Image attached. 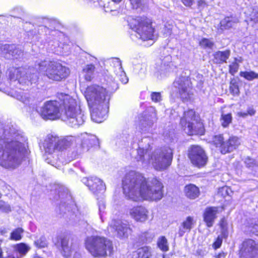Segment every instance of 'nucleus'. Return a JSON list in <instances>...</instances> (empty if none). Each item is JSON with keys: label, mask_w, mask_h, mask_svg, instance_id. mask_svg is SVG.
I'll return each instance as SVG.
<instances>
[{"label": "nucleus", "mask_w": 258, "mask_h": 258, "mask_svg": "<svg viewBox=\"0 0 258 258\" xmlns=\"http://www.w3.org/2000/svg\"><path fill=\"white\" fill-rule=\"evenodd\" d=\"M33 258H43V257H41L40 256H39L37 254H35V255H34Z\"/></svg>", "instance_id": "64"}, {"label": "nucleus", "mask_w": 258, "mask_h": 258, "mask_svg": "<svg viewBox=\"0 0 258 258\" xmlns=\"http://www.w3.org/2000/svg\"><path fill=\"white\" fill-rule=\"evenodd\" d=\"M0 49V54L7 59H18L23 55L22 51L14 45H3Z\"/></svg>", "instance_id": "18"}, {"label": "nucleus", "mask_w": 258, "mask_h": 258, "mask_svg": "<svg viewBox=\"0 0 258 258\" xmlns=\"http://www.w3.org/2000/svg\"><path fill=\"white\" fill-rule=\"evenodd\" d=\"M155 236L153 232L147 231L143 233L141 235L142 240L146 243L151 242Z\"/></svg>", "instance_id": "40"}, {"label": "nucleus", "mask_w": 258, "mask_h": 258, "mask_svg": "<svg viewBox=\"0 0 258 258\" xmlns=\"http://www.w3.org/2000/svg\"><path fill=\"white\" fill-rule=\"evenodd\" d=\"M225 255L224 253H219V254L215 256V258H225Z\"/></svg>", "instance_id": "59"}, {"label": "nucleus", "mask_w": 258, "mask_h": 258, "mask_svg": "<svg viewBox=\"0 0 258 258\" xmlns=\"http://www.w3.org/2000/svg\"><path fill=\"white\" fill-rule=\"evenodd\" d=\"M238 22V20L233 17H226L220 22V29L222 30L232 28Z\"/></svg>", "instance_id": "30"}, {"label": "nucleus", "mask_w": 258, "mask_h": 258, "mask_svg": "<svg viewBox=\"0 0 258 258\" xmlns=\"http://www.w3.org/2000/svg\"><path fill=\"white\" fill-rule=\"evenodd\" d=\"M255 113V111L252 107H249L247 110V115H249L250 116L253 115Z\"/></svg>", "instance_id": "56"}, {"label": "nucleus", "mask_w": 258, "mask_h": 258, "mask_svg": "<svg viewBox=\"0 0 258 258\" xmlns=\"http://www.w3.org/2000/svg\"><path fill=\"white\" fill-rule=\"evenodd\" d=\"M240 76L248 81H252L258 79V74L253 71L241 72Z\"/></svg>", "instance_id": "37"}, {"label": "nucleus", "mask_w": 258, "mask_h": 258, "mask_svg": "<svg viewBox=\"0 0 258 258\" xmlns=\"http://www.w3.org/2000/svg\"><path fill=\"white\" fill-rule=\"evenodd\" d=\"M75 256L77 257V258H79L80 257V253L77 252H75Z\"/></svg>", "instance_id": "62"}, {"label": "nucleus", "mask_w": 258, "mask_h": 258, "mask_svg": "<svg viewBox=\"0 0 258 258\" xmlns=\"http://www.w3.org/2000/svg\"><path fill=\"white\" fill-rule=\"evenodd\" d=\"M55 244L58 247H60L64 255L68 257L70 256L73 252H75L72 245L71 246L69 244V239L67 236L63 235L58 236L55 240H54Z\"/></svg>", "instance_id": "19"}, {"label": "nucleus", "mask_w": 258, "mask_h": 258, "mask_svg": "<svg viewBox=\"0 0 258 258\" xmlns=\"http://www.w3.org/2000/svg\"><path fill=\"white\" fill-rule=\"evenodd\" d=\"M240 142L239 139L237 137L232 136L229 138L228 140L225 142V146L223 148L222 154L231 152L238 147Z\"/></svg>", "instance_id": "24"}, {"label": "nucleus", "mask_w": 258, "mask_h": 258, "mask_svg": "<svg viewBox=\"0 0 258 258\" xmlns=\"http://www.w3.org/2000/svg\"><path fill=\"white\" fill-rule=\"evenodd\" d=\"M230 91L233 95H237L239 93V89L238 86L235 84L231 83L230 86Z\"/></svg>", "instance_id": "51"}, {"label": "nucleus", "mask_w": 258, "mask_h": 258, "mask_svg": "<svg viewBox=\"0 0 258 258\" xmlns=\"http://www.w3.org/2000/svg\"><path fill=\"white\" fill-rule=\"evenodd\" d=\"M241 256L252 258L258 256V243L251 239L244 240L240 249Z\"/></svg>", "instance_id": "15"}, {"label": "nucleus", "mask_w": 258, "mask_h": 258, "mask_svg": "<svg viewBox=\"0 0 258 258\" xmlns=\"http://www.w3.org/2000/svg\"><path fill=\"white\" fill-rule=\"evenodd\" d=\"M109 88L116 89V83L112 81L108 89L97 85L88 86L85 92V97L90 107L92 120L101 123L107 116L111 94Z\"/></svg>", "instance_id": "4"}, {"label": "nucleus", "mask_w": 258, "mask_h": 258, "mask_svg": "<svg viewBox=\"0 0 258 258\" xmlns=\"http://www.w3.org/2000/svg\"><path fill=\"white\" fill-rule=\"evenodd\" d=\"M23 232L24 230L22 228H18L14 229L11 233V239L15 241L20 240L22 238Z\"/></svg>", "instance_id": "38"}, {"label": "nucleus", "mask_w": 258, "mask_h": 258, "mask_svg": "<svg viewBox=\"0 0 258 258\" xmlns=\"http://www.w3.org/2000/svg\"><path fill=\"white\" fill-rule=\"evenodd\" d=\"M139 258H151V248L149 246H144L138 250Z\"/></svg>", "instance_id": "34"}, {"label": "nucleus", "mask_w": 258, "mask_h": 258, "mask_svg": "<svg viewBox=\"0 0 258 258\" xmlns=\"http://www.w3.org/2000/svg\"><path fill=\"white\" fill-rule=\"evenodd\" d=\"M85 247L94 257L106 256L107 251H110L113 248L110 240L99 236L87 237L85 240Z\"/></svg>", "instance_id": "9"}, {"label": "nucleus", "mask_w": 258, "mask_h": 258, "mask_svg": "<svg viewBox=\"0 0 258 258\" xmlns=\"http://www.w3.org/2000/svg\"><path fill=\"white\" fill-rule=\"evenodd\" d=\"M19 94L17 95V99L22 102H23L24 104H27L30 101V98L25 93L23 92H19Z\"/></svg>", "instance_id": "44"}, {"label": "nucleus", "mask_w": 258, "mask_h": 258, "mask_svg": "<svg viewBox=\"0 0 258 258\" xmlns=\"http://www.w3.org/2000/svg\"><path fill=\"white\" fill-rule=\"evenodd\" d=\"M113 72L123 83L125 84L128 82V79L125 76V73L123 71L121 65L118 68L114 69Z\"/></svg>", "instance_id": "35"}, {"label": "nucleus", "mask_w": 258, "mask_h": 258, "mask_svg": "<svg viewBox=\"0 0 258 258\" xmlns=\"http://www.w3.org/2000/svg\"><path fill=\"white\" fill-rule=\"evenodd\" d=\"M220 225L223 232L227 231V223L225 219H221Z\"/></svg>", "instance_id": "52"}, {"label": "nucleus", "mask_w": 258, "mask_h": 258, "mask_svg": "<svg viewBox=\"0 0 258 258\" xmlns=\"http://www.w3.org/2000/svg\"><path fill=\"white\" fill-rule=\"evenodd\" d=\"M95 67L92 64L85 65L82 71L81 75L87 81H91L94 78Z\"/></svg>", "instance_id": "27"}, {"label": "nucleus", "mask_w": 258, "mask_h": 258, "mask_svg": "<svg viewBox=\"0 0 258 258\" xmlns=\"http://www.w3.org/2000/svg\"><path fill=\"white\" fill-rule=\"evenodd\" d=\"M122 0H112V2L118 4L120 3Z\"/></svg>", "instance_id": "61"}, {"label": "nucleus", "mask_w": 258, "mask_h": 258, "mask_svg": "<svg viewBox=\"0 0 258 258\" xmlns=\"http://www.w3.org/2000/svg\"><path fill=\"white\" fill-rule=\"evenodd\" d=\"M65 192H66V196H67V198H70V195H69V193H68V190L67 189H66L65 190Z\"/></svg>", "instance_id": "63"}, {"label": "nucleus", "mask_w": 258, "mask_h": 258, "mask_svg": "<svg viewBox=\"0 0 258 258\" xmlns=\"http://www.w3.org/2000/svg\"><path fill=\"white\" fill-rule=\"evenodd\" d=\"M222 239L220 237H218L216 241L214 243L213 246L215 248H219L222 244Z\"/></svg>", "instance_id": "53"}, {"label": "nucleus", "mask_w": 258, "mask_h": 258, "mask_svg": "<svg viewBox=\"0 0 258 258\" xmlns=\"http://www.w3.org/2000/svg\"><path fill=\"white\" fill-rule=\"evenodd\" d=\"M122 186L125 197L134 201H157L163 197V185L159 180H147L141 173L134 170L126 173Z\"/></svg>", "instance_id": "1"}, {"label": "nucleus", "mask_w": 258, "mask_h": 258, "mask_svg": "<svg viewBox=\"0 0 258 258\" xmlns=\"http://www.w3.org/2000/svg\"><path fill=\"white\" fill-rule=\"evenodd\" d=\"M180 124L185 133L189 135L198 134V128L202 126L200 122H198L195 112L192 109L184 112L183 116L180 119Z\"/></svg>", "instance_id": "12"}, {"label": "nucleus", "mask_w": 258, "mask_h": 258, "mask_svg": "<svg viewBox=\"0 0 258 258\" xmlns=\"http://www.w3.org/2000/svg\"><path fill=\"white\" fill-rule=\"evenodd\" d=\"M35 67L38 71L44 74L48 79L55 81L66 79L70 73L68 68L55 61L39 60Z\"/></svg>", "instance_id": "7"}, {"label": "nucleus", "mask_w": 258, "mask_h": 258, "mask_svg": "<svg viewBox=\"0 0 258 258\" xmlns=\"http://www.w3.org/2000/svg\"><path fill=\"white\" fill-rule=\"evenodd\" d=\"M213 143L214 145L217 148H219V150L222 154L223 148L225 146L226 141H224V138L222 135H219L215 136L213 139Z\"/></svg>", "instance_id": "33"}, {"label": "nucleus", "mask_w": 258, "mask_h": 258, "mask_svg": "<svg viewBox=\"0 0 258 258\" xmlns=\"http://www.w3.org/2000/svg\"><path fill=\"white\" fill-rule=\"evenodd\" d=\"M30 246L25 243H20L15 245L14 250L18 253V258L25 256L30 250Z\"/></svg>", "instance_id": "29"}, {"label": "nucleus", "mask_w": 258, "mask_h": 258, "mask_svg": "<svg viewBox=\"0 0 258 258\" xmlns=\"http://www.w3.org/2000/svg\"><path fill=\"white\" fill-rule=\"evenodd\" d=\"M36 246L39 248L45 247L47 245L46 239L45 237L42 236L39 239L35 241Z\"/></svg>", "instance_id": "43"}, {"label": "nucleus", "mask_w": 258, "mask_h": 258, "mask_svg": "<svg viewBox=\"0 0 258 258\" xmlns=\"http://www.w3.org/2000/svg\"><path fill=\"white\" fill-rule=\"evenodd\" d=\"M194 0H181L183 4L186 7H190L194 3Z\"/></svg>", "instance_id": "54"}, {"label": "nucleus", "mask_w": 258, "mask_h": 258, "mask_svg": "<svg viewBox=\"0 0 258 258\" xmlns=\"http://www.w3.org/2000/svg\"><path fill=\"white\" fill-rule=\"evenodd\" d=\"M129 25L138 34L137 37L143 41L154 40V28L150 19L145 17L133 19Z\"/></svg>", "instance_id": "10"}, {"label": "nucleus", "mask_w": 258, "mask_h": 258, "mask_svg": "<svg viewBox=\"0 0 258 258\" xmlns=\"http://www.w3.org/2000/svg\"><path fill=\"white\" fill-rule=\"evenodd\" d=\"M82 181L94 194H97L102 192L105 190L104 183L100 178L97 177H84Z\"/></svg>", "instance_id": "17"}, {"label": "nucleus", "mask_w": 258, "mask_h": 258, "mask_svg": "<svg viewBox=\"0 0 258 258\" xmlns=\"http://www.w3.org/2000/svg\"><path fill=\"white\" fill-rule=\"evenodd\" d=\"M25 142L13 126H5L0 136V166L10 171L18 168L26 152Z\"/></svg>", "instance_id": "2"}, {"label": "nucleus", "mask_w": 258, "mask_h": 258, "mask_svg": "<svg viewBox=\"0 0 258 258\" xmlns=\"http://www.w3.org/2000/svg\"><path fill=\"white\" fill-rule=\"evenodd\" d=\"M148 110L152 112L150 115L146 113L144 115L143 118L140 120V127L143 133H152L153 131L154 123L156 119V112L153 107H150Z\"/></svg>", "instance_id": "16"}, {"label": "nucleus", "mask_w": 258, "mask_h": 258, "mask_svg": "<svg viewBox=\"0 0 258 258\" xmlns=\"http://www.w3.org/2000/svg\"><path fill=\"white\" fill-rule=\"evenodd\" d=\"M184 191L186 196L190 199H195L200 195L199 188L194 184L186 185L184 188Z\"/></svg>", "instance_id": "28"}, {"label": "nucleus", "mask_w": 258, "mask_h": 258, "mask_svg": "<svg viewBox=\"0 0 258 258\" xmlns=\"http://www.w3.org/2000/svg\"><path fill=\"white\" fill-rule=\"evenodd\" d=\"M237 115L239 117H245L248 115L247 112H238L237 113Z\"/></svg>", "instance_id": "57"}, {"label": "nucleus", "mask_w": 258, "mask_h": 258, "mask_svg": "<svg viewBox=\"0 0 258 258\" xmlns=\"http://www.w3.org/2000/svg\"><path fill=\"white\" fill-rule=\"evenodd\" d=\"M200 45L204 48H212L214 43L208 39L203 38L200 42Z\"/></svg>", "instance_id": "42"}, {"label": "nucleus", "mask_w": 258, "mask_h": 258, "mask_svg": "<svg viewBox=\"0 0 258 258\" xmlns=\"http://www.w3.org/2000/svg\"><path fill=\"white\" fill-rule=\"evenodd\" d=\"M231 54L230 49H226L224 51H218L214 54V57L216 63L221 64L227 62V59Z\"/></svg>", "instance_id": "26"}, {"label": "nucleus", "mask_w": 258, "mask_h": 258, "mask_svg": "<svg viewBox=\"0 0 258 258\" xmlns=\"http://www.w3.org/2000/svg\"><path fill=\"white\" fill-rule=\"evenodd\" d=\"M231 192L232 191L230 188L227 186H223L219 189L217 195L219 196L225 198L226 196H229Z\"/></svg>", "instance_id": "41"}, {"label": "nucleus", "mask_w": 258, "mask_h": 258, "mask_svg": "<svg viewBox=\"0 0 258 258\" xmlns=\"http://www.w3.org/2000/svg\"><path fill=\"white\" fill-rule=\"evenodd\" d=\"M188 157L192 164L199 168L205 166L208 159L204 150L198 146H193L190 148Z\"/></svg>", "instance_id": "13"}, {"label": "nucleus", "mask_w": 258, "mask_h": 258, "mask_svg": "<svg viewBox=\"0 0 258 258\" xmlns=\"http://www.w3.org/2000/svg\"><path fill=\"white\" fill-rule=\"evenodd\" d=\"M147 210L142 206L133 207L129 211L131 217L137 222H144L148 219Z\"/></svg>", "instance_id": "20"}, {"label": "nucleus", "mask_w": 258, "mask_h": 258, "mask_svg": "<svg viewBox=\"0 0 258 258\" xmlns=\"http://www.w3.org/2000/svg\"><path fill=\"white\" fill-rule=\"evenodd\" d=\"M0 211L4 212H8L11 211V208L9 205L4 202L0 201Z\"/></svg>", "instance_id": "49"}, {"label": "nucleus", "mask_w": 258, "mask_h": 258, "mask_svg": "<svg viewBox=\"0 0 258 258\" xmlns=\"http://www.w3.org/2000/svg\"><path fill=\"white\" fill-rule=\"evenodd\" d=\"M142 142L145 145H143V147L139 148L135 158L143 167H147L150 162L157 170H164L170 166L172 159V150L170 148L157 149L150 156L149 152L153 144L152 139L145 138L142 139Z\"/></svg>", "instance_id": "5"}, {"label": "nucleus", "mask_w": 258, "mask_h": 258, "mask_svg": "<svg viewBox=\"0 0 258 258\" xmlns=\"http://www.w3.org/2000/svg\"><path fill=\"white\" fill-rule=\"evenodd\" d=\"M144 0H130L131 4L134 9H137L140 7Z\"/></svg>", "instance_id": "50"}, {"label": "nucleus", "mask_w": 258, "mask_h": 258, "mask_svg": "<svg viewBox=\"0 0 258 258\" xmlns=\"http://www.w3.org/2000/svg\"><path fill=\"white\" fill-rule=\"evenodd\" d=\"M158 247L163 251H167L169 250L168 241L165 236H162L158 238L157 240Z\"/></svg>", "instance_id": "36"}, {"label": "nucleus", "mask_w": 258, "mask_h": 258, "mask_svg": "<svg viewBox=\"0 0 258 258\" xmlns=\"http://www.w3.org/2000/svg\"><path fill=\"white\" fill-rule=\"evenodd\" d=\"M246 165L248 167H252L254 166H258V164L256 162L255 160L247 157L245 159L244 161Z\"/></svg>", "instance_id": "47"}, {"label": "nucleus", "mask_w": 258, "mask_h": 258, "mask_svg": "<svg viewBox=\"0 0 258 258\" xmlns=\"http://www.w3.org/2000/svg\"><path fill=\"white\" fill-rule=\"evenodd\" d=\"M110 65L113 67V69L118 68L121 65L120 60L117 58H111L110 60Z\"/></svg>", "instance_id": "48"}, {"label": "nucleus", "mask_w": 258, "mask_h": 258, "mask_svg": "<svg viewBox=\"0 0 258 258\" xmlns=\"http://www.w3.org/2000/svg\"><path fill=\"white\" fill-rule=\"evenodd\" d=\"M194 224L193 218L190 216L187 217L179 227L178 232L177 233L179 236L181 237L186 232L189 231L192 228Z\"/></svg>", "instance_id": "25"}, {"label": "nucleus", "mask_w": 258, "mask_h": 258, "mask_svg": "<svg viewBox=\"0 0 258 258\" xmlns=\"http://www.w3.org/2000/svg\"><path fill=\"white\" fill-rule=\"evenodd\" d=\"M9 78L11 85L20 89H28L33 83L38 80V76L32 73L31 69L19 68L13 69L9 73Z\"/></svg>", "instance_id": "8"}, {"label": "nucleus", "mask_w": 258, "mask_h": 258, "mask_svg": "<svg viewBox=\"0 0 258 258\" xmlns=\"http://www.w3.org/2000/svg\"><path fill=\"white\" fill-rule=\"evenodd\" d=\"M171 29H172L171 26H169V27L167 28V30H166L165 33L167 35H170L171 33Z\"/></svg>", "instance_id": "58"}, {"label": "nucleus", "mask_w": 258, "mask_h": 258, "mask_svg": "<svg viewBox=\"0 0 258 258\" xmlns=\"http://www.w3.org/2000/svg\"><path fill=\"white\" fill-rule=\"evenodd\" d=\"M108 230L115 231L117 233V235L120 238L127 237L132 233V229L130 226L122 221L117 219H113L109 223Z\"/></svg>", "instance_id": "14"}, {"label": "nucleus", "mask_w": 258, "mask_h": 258, "mask_svg": "<svg viewBox=\"0 0 258 258\" xmlns=\"http://www.w3.org/2000/svg\"><path fill=\"white\" fill-rule=\"evenodd\" d=\"M50 51L58 55H68L70 52V47L68 45L61 44L56 41H51L48 44Z\"/></svg>", "instance_id": "22"}, {"label": "nucleus", "mask_w": 258, "mask_h": 258, "mask_svg": "<svg viewBox=\"0 0 258 258\" xmlns=\"http://www.w3.org/2000/svg\"><path fill=\"white\" fill-rule=\"evenodd\" d=\"M198 5L199 7L205 5V2L203 0L199 1L198 2Z\"/></svg>", "instance_id": "60"}, {"label": "nucleus", "mask_w": 258, "mask_h": 258, "mask_svg": "<svg viewBox=\"0 0 258 258\" xmlns=\"http://www.w3.org/2000/svg\"><path fill=\"white\" fill-rule=\"evenodd\" d=\"M243 61L241 57H237L234 58V60L231 62L229 66V72L230 74L234 76L239 69V63Z\"/></svg>", "instance_id": "32"}, {"label": "nucleus", "mask_w": 258, "mask_h": 258, "mask_svg": "<svg viewBox=\"0 0 258 258\" xmlns=\"http://www.w3.org/2000/svg\"><path fill=\"white\" fill-rule=\"evenodd\" d=\"M247 22L249 26L252 27L254 30L258 29V9L253 10Z\"/></svg>", "instance_id": "31"}, {"label": "nucleus", "mask_w": 258, "mask_h": 258, "mask_svg": "<svg viewBox=\"0 0 258 258\" xmlns=\"http://www.w3.org/2000/svg\"><path fill=\"white\" fill-rule=\"evenodd\" d=\"M75 141L76 138L72 136L60 138L55 135H48L40 146L44 152L45 161L57 168L60 167L63 163L56 153L70 147Z\"/></svg>", "instance_id": "6"}, {"label": "nucleus", "mask_w": 258, "mask_h": 258, "mask_svg": "<svg viewBox=\"0 0 258 258\" xmlns=\"http://www.w3.org/2000/svg\"><path fill=\"white\" fill-rule=\"evenodd\" d=\"M78 222L80 225H81L82 227H86L88 225L86 221H85L84 218L83 219L79 220Z\"/></svg>", "instance_id": "55"}, {"label": "nucleus", "mask_w": 258, "mask_h": 258, "mask_svg": "<svg viewBox=\"0 0 258 258\" xmlns=\"http://www.w3.org/2000/svg\"><path fill=\"white\" fill-rule=\"evenodd\" d=\"M218 213V207H208L205 209L203 214V218L207 227H211L213 226Z\"/></svg>", "instance_id": "23"}, {"label": "nucleus", "mask_w": 258, "mask_h": 258, "mask_svg": "<svg viewBox=\"0 0 258 258\" xmlns=\"http://www.w3.org/2000/svg\"><path fill=\"white\" fill-rule=\"evenodd\" d=\"M151 98L152 101L155 103L160 102L162 100V96L160 92H152Z\"/></svg>", "instance_id": "45"}, {"label": "nucleus", "mask_w": 258, "mask_h": 258, "mask_svg": "<svg viewBox=\"0 0 258 258\" xmlns=\"http://www.w3.org/2000/svg\"><path fill=\"white\" fill-rule=\"evenodd\" d=\"M179 97L184 102H190L194 99V90L188 77L181 75L173 83Z\"/></svg>", "instance_id": "11"}, {"label": "nucleus", "mask_w": 258, "mask_h": 258, "mask_svg": "<svg viewBox=\"0 0 258 258\" xmlns=\"http://www.w3.org/2000/svg\"><path fill=\"white\" fill-rule=\"evenodd\" d=\"M77 140L78 141H81V145L83 148L87 150L89 148L99 144V141L96 136L86 133L82 134Z\"/></svg>", "instance_id": "21"}, {"label": "nucleus", "mask_w": 258, "mask_h": 258, "mask_svg": "<svg viewBox=\"0 0 258 258\" xmlns=\"http://www.w3.org/2000/svg\"><path fill=\"white\" fill-rule=\"evenodd\" d=\"M232 117L231 113L222 114L220 118L221 125L224 127H227L231 123Z\"/></svg>", "instance_id": "39"}, {"label": "nucleus", "mask_w": 258, "mask_h": 258, "mask_svg": "<svg viewBox=\"0 0 258 258\" xmlns=\"http://www.w3.org/2000/svg\"><path fill=\"white\" fill-rule=\"evenodd\" d=\"M59 102L56 100L48 101L44 103L39 113L44 119L54 120L60 116V107L63 108L68 119V123L72 127L82 125L86 117L84 112L78 106L77 102L71 96L61 94L59 95Z\"/></svg>", "instance_id": "3"}, {"label": "nucleus", "mask_w": 258, "mask_h": 258, "mask_svg": "<svg viewBox=\"0 0 258 258\" xmlns=\"http://www.w3.org/2000/svg\"><path fill=\"white\" fill-rule=\"evenodd\" d=\"M98 207H99V215L100 219H101L102 221H103V214L104 212V210L106 208V205L104 201H101L98 203Z\"/></svg>", "instance_id": "46"}]
</instances>
